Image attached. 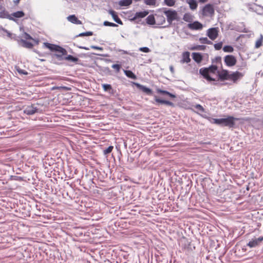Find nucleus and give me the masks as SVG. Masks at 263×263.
<instances>
[{"instance_id": "nucleus-1", "label": "nucleus", "mask_w": 263, "mask_h": 263, "mask_svg": "<svg viewBox=\"0 0 263 263\" xmlns=\"http://www.w3.org/2000/svg\"><path fill=\"white\" fill-rule=\"evenodd\" d=\"M213 120L214 124L232 128L235 125V121H237L239 119L229 116L226 118L213 119Z\"/></svg>"}, {"instance_id": "nucleus-2", "label": "nucleus", "mask_w": 263, "mask_h": 263, "mask_svg": "<svg viewBox=\"0 0 263 263\" xmlns=\"http://www.w3.org/2000/svg\"><path fill=\"white\" fill-rule=\"evenodd\" d=\"M217 72H218L217 66L216 65H211L208 68H202L199 70V73L209 82L215 81V79L210 76V74H215Z\"/></svg>"}, {"instance_id": "nucleus-3", "label": "nucleus", "mask_w": 263, "mask_h": 263, "mask_svg": "<svg viewBox=\"0 0 263 263\" xmlns=\"http://www.w3.org/2000/svg\"><path fill=\"white\" fill-rule=\"evenodd\" d=\"M162 11L166 17L167 21L168 23V26L172 24L173 21L177 20L178 13L176 10L163 8H162Z\"/></svg>"}, {"instance_id": "nucleus-4", "label": "nucleus", "mask_w": 263, "mask_h": 263, "mask_svg": "<svg viewBox=\"0 0 263 263\" xmlns=\"http://www.w3.org/2000/svg\"><path fill=\"white\" fill-rule=\"evenodd\" d=\"M44 46L52 51H57L59 53L65 54L66 49L59 45L49 43H44Z\"/></svg>"}, {"instance_id": "nucleus-5", "label": "nucleus", "mask_w": 263, "mask_h": 263, "mask_svg": "<svg viewBox=\"0 0 263 263\" xmlns=\"http://www.w3.org/2000/svg\"><path fill=\"white\" fill-rule=\"evenodd\" d=\"M42 110L34 104L27 106L24 109V112L28 115H32L35 113H41Z\"/></svg>"}, {"instance_id": "nucleus-6", "label": "nucleus", "mask_w": 263, "mask_h": 263, "mask_svg": "<svg viewBox=\"0 0 263 263\" xmlns=\"http://www.w3.org/2000/svg\"><path fill=\"white\" fill-rule=\"evenodd\" d=\"M224 61L226 65L229 67L234 66L236 63V59L233 55H227L224 58Z\"/></svg>"}, {"instance_id": "nucleus-7", "label": "nucleus", "mask_w": 263, "mask_h": 263, "mask_svg": "<svg viewBox=\"0 0 263 263\" xmlns=\"http://www.w3.org/2000/svg\"><path fill=\"white\" fill-rule=\"evenodd\" d=\"M206 35L212 40H215L218 36V28H211L208 30Z\"/></svg>"}, {"instance_id": "nucleus-8", "label": "nucleus", "mask_w": 263, "mask_h": 263, "mask_svg": "<svg viewBox=\"0 0 263 263\" xmlns=\"http://www.w3.org/2000/svg\"><path fill=\"white\" fill-rule=\"evenodd\" d=\"M262 241H263V236L257 238L252 239L247 243V246L251 248H254L259 246Z\"/></svg>"}, {"instance_id": "nucleus-9", "label": "nucleus", "mask_w": 263, "mask_h": 263, "mask_svg": "<svg viewBox=\"0 0 263 263\" xmlns=\"http://www.w3.org/2000/svg\"><path fill=\"white\" fill-rule=\"evenodd\" d=\"M214 13V10L212 5L207 4L203 8V14L204 15H211Z\"/></svg>"}, {"instance_id": "nucleus-10", "label": "nucleus", "mask_w": 263, "mask_h": 263, "mask_svg": "<svg viewBox=\"0 0 263 263\" xmlns=\"http://www.w3.org/2000/svg\"><path fill=\"white\" fill-rule=\"evenodd\" d=\"M243 76V73L238 71H235L230 73L229 80H232L234 82H236L238 79L241 78Z\"/></svg>"}, {"instance_id": "nucleus-11", "label": "nucleus", "mask_w": 263, "mask_h": 263, "mask_svg": "<svg viewBox=\"0 0 263 263\" xmlns=\"http://www.w3.org/2000/svg\"><path fill=\"white\" fill-rule=\"evenodd\" d=\"M187 27L191 30H201L203 28L202 24L198 21L188 24Z\"/></svg>"}, {"instance_id": "nucleus-12", "label": "nucleus", "mask_w": 263, "mask_h": 263, "mask_svg": "<svg viewBox=\"0 0 263 263\" xmlns=\"http://www.w3.org/2000/svg\"><path fill=\"white\" fill-rule=\"evenodd\" d=\"M218 75L219 78L221 80H229L230 73L228 71L226 70H223L221 71H218Z\"/></svg>"}, {"instance_id": "nucleus-13", "label": "nucleus", "mask_w": 263, "mask_h": 263, "mask_svg": "<svg viewBox=\"0 0 263 263\" xmlns=\"http://www.w3.org/2000/svg\"><path fill=\"white\" fill-rule=\"evenodd\" d=\"M148 14L147 11L136 12L134 16L130 19L131 21H135L138 18H141L145 17Z\"/></svg>"}, {"instance_id": "nucleus-14", "label": "nucleus", "mask_w": 263, "mask_h": 263, "mask_svg": "<svg viewBox=\"0 0 263 263\" xmlns=\"http://www.w3.org/2000/svg\"><path fill=\"white\" fill-rule=\"evenodd\" d=\"M108 12L111 15L115 22L120 25L123 24L122 21L119 18L118 15L114 10L110 9L108 11Z\"/></svg>"}, {"instance_id": "nucleus-15", "label": "nucleus", "mask_w": 263, "mask_h": 263, "mask_svg": "<svg viewBox=\"0 0 263 263\" xmlns=\"http://www.w3.org/2000/svg\"><path fill=\"white\" fill-rule=\"evenodd\" d=\"M67 20L72 24L81 25L82 24V22L78 20L75 15H71L67 17Z\"/></svg>"}, {"instance_id": "nucleus-16", "label": "nucleus", "mask_w": 263, "mask_h": 263, "mask_svg": "<svg viewBox=\"0 0 263 263\" xmlns=\"http://www.w3.org/2000/svg\"><path fill=\"white\" fill-rule=\"evenodd\" d=\"M138 88H139L141 90H142L143 92H145L148 95H151L152 93V90L149 88L146 87L145 86H143L142 85H141L140 84H136Z\"/></svg>"}, {"instance_id": "nucleus-17", "label": "nucleus", "mask_w": 263, "mask_h": 263, "mask_svg": "<svg viewBox=\"0 0 263 263\" xmlns=\"http://www.w3.org/2000/svg\"><path fill=\"white\" fill-rule=\"evenodd\" d=\"M165 23V18L162 15H157L156 17V24L162 25Z\"/></svg>"}, {"instance_id": "nucleus-18", "label": "nucleus", "mask_w": 263, "mask_h": 263, "mask_svg": "<svg viewBox=\"0 0 263 263\" xmlns=\"http://www.w3.org/2000/svg\"><path fill=\"white\" fill-rule=\"evenodd\" d=\"M192 57L193 59L198 63H200L202 60V56L200 53H193Z\"/></svg>"}, {"instance_id": "nucleus-19", "label": "nucleus", "mask_w": 263, "mask_h": 263, "mask_svg": "<svg viewBox=\"0 0 263 263\" xmlns=\"http://www.w3.org/2000/svg\"><path fill=\"white\" fill-rule=\"evenodd\" d=\"M191 61L190 58V52H185L182 54V59L181 60V62L182 63H189Z\"/></svg>"}, {"instance_id": "nucleus-20", "label": "nucleus", "mask_w": 263, "mask_h": 263, "mask_svg": "<svg viewBox=\"0 0 263 263\" xmlns=\"http://www.w3.org/2000/svg\"><path fill=\"white\" fill-rule=\"evenodd\" d=\"M155 101L157 103H160V104H166L167 105H169L171 106H174V103L172 102H170L169 101L161 100L160 99L157 98L156 97H155Z\"/></svg>"}, {"instance_id": "nucleus-21", "label": "nucleus", "mask_w": 263, "mask_h": 263, "mask_svg": "<svg viewBox=\"0 0 263 263\" xmlns=\"http://www.w3.org/2000/svg\"><path fill=\"white\" fill-rule=\"evenodd\" d=\"M146 23L153 25L156 24V18L153 15H148L146 18Z\"/></svg>"}, {"instance_id": "nucleus-22", "label": "nucleus", "mask_w": 263, "mask_h": 263, "mask_svg": "<svg viewBox=\"0 0 263 263\" xmlns=\"http://www.w3.org/2000/svg\"><path fill=\"white\" fill-rule=\"evenodd\" d=\"M20 42L22 44V46L27 48H32L33 47V44L31 42H27L25 40L21 39L20 40Z\"/></svg>"}, {"instance_id": "nucleus-23", "label": "nucleus", "mask_w": 263, "mask_h": 263, "mask_svg": "<svg viewBox=\"0 0 263 263\" xmlns=\"http://www.w3.org/2000/svg\"><path fill=\"white\" fill-rule=\"evenodd\" d=\"M187 4L190 6V8L192 10H195L197 7V3L195 0H187Z\"/></svg>"}, {"instance_id": "nucleus-24", "label": "nucleus", "mask_w": 263, "mask_h": 263, "mask_svg": "<svg viewBox=\"0 0 263 263\" xmlns=\"http://www.w3.org/2000/svg\"><path fill=\"white\" fill-rule=\"evenodd\" d=\"M125 74L129 78L135 80L137 77L136 75L130 70H124Z\"/></svg>"}, {"instance_id": "nucleus-25", "label": "nucleus", "mask_w": 263, "mask_h": 263, "mask_svg": "<svg viewBox=\"0 0 263 263\" xmlns=\"http://www.w3.org/2000/svg\"><path fill=\"white\" fill-rule=\"evenodd\" d=\"M132 3V0H121L119 2L120 6H128Z\"/></svg>"}, {"instance_id": "nucleus-26", "label": "nucleus", "mask_w": 263, "mask_h": 263, "mask_svg": "<svg viewBox=\"0 0 263 263\" xmlns=\"http://www.w3.org/2000/svg\"><path fill=\"white\" fill-rule=\"evenodd\" d=\"M25 14L22 11H18L15 12H13L11 14V15L16 18H21L24 16Z\"/></svg>"}, {"instance_id": "nucleus-27", "label": "nucleus", "mask_w": 263, "mask_h": 263, "mask_svg": "<svg viewBox=\"0 0 263 263\" xmlns=\"http://www.w3.org/2000/svg\"><path fill=\"white\" fill-rule=\"evenodd\" d=\"M183 20L187 22H191L193 20V16L190 13H185L183 15Z\"/></svg>"}, {"instance_id": "nucleus-28", "label": "nucleus", "mask_w": 263, "mask_h": 263, "mask_svg": "<svg viewBox=\"0 0 263 263\" xmlns=\"http://www.w3.org/2000/svg\"><path fill=\"white\" fill-rule=\"evenodd\" d=\"M64 59L67 61H71L74 63L77 62L79 61V59L77 57H74L72 55H68L64 58Z\"/></svg>"}, {"instance_id": "nucleus-29", "label": "nucleus", "mask_w": 263, "mask_h": 263, "mask_svg": "<svg viewBox=\"0 0 263 263\" xmlns=\"http://www.w3.org/2000/svg\"><path fill=\"white\" fill-rule=\"evenodd\" d=\"M157 92L163 94V95H167L168 96H170V97L173 98H174L176 97L175 95L169 92L168 91H167L166 90H163L158 89L157 90Z\"/></svg>"}, {"instance_id": "nucleus-30", "label": "nucleus", "mask_w": 263, "mask_h": 263, "mask_svg": "<svg viewBox=\"0 0 263 263\" xmlns=\"http://www.w3.org/2000/svg\"><path fill=\"white\" fill-rule=\"evenodd\" d=\"M199 41L202 44H206L209 45H211L213 44L212 42L209 40L207 37H200L199 39Z\"/></svg>"}, {"instance_id": "nucleus-31", "label": "nucleus", "mask_w": 263, "mask_h": 263, "mask_svg": "<svg viewBox=\"0 0 263 263\" xmlns=\"http://www.w3.org/2000/svg\"><path fill=\"white\" fill-rule=\"evenodd\" d=\"M262 40H263V35L262 34H260L259 39L256 42V43H255V47L256 48H258L261 46Z\"/></svg>"}, {"instance_id": "nucleus-32", "label": "nucleus", "mask_w": 263, "mask_h": 263, "mask_svg": "<svg viewBox=\"0 0 263 263\" xmlns=\"http://www.w3.org/2000/svg\"><path fill=\"white\" fill-rule=\"evenodd\" d=\"M67 54V51L66 50V52H65V54H63L62 53H59L58 52V53H54L53 54V57H55L57 59H58V60H63L64 58H63V55H66Z\"/></svg>"}, {"instance_id": "nucleus-33", "label": "nucleus", "mask_w": 263, "mask_h": 263, "mask_svg": "<svg viewBox=\"0 0 263 263\" xmlns=\"http://www.w3.org/2000/svg\"><path fill=\"white\" fill-rule=\"evenodd\" d=\"M102 86L105 91L110 92V90H112V87L110 84H103Z\"/></svg>"}, {"instance_id": "nucleus-34", "label": "nucleus", "mask_w": 263, "mask_h": 263, "mask_svg": "<svg viewBox=\"0 0 263 263\" xmlns=\"http://www.w3.org/2000/svg\"><path fill=\"white\" fill-rule=\"evenodd\" d=\"M164 3L166 5L169 7H172L175 5V0H164Z\"/></svg>"}, {"instance_id": "nucleus-35", "label": "nucleus", "mask_w": 263, "mask_h": 263, "mask_svg": "<svg viewBox=\"0 0 263 263\" xmlns=\"http://www.w3.org/2000/svg\"><path fill=\"white\" fill-rule=\"evenodd\" d=\"M223 50L226 52H232L234 50V49L232 46L227 45L224 46L223 48Z\"/></svg>"}, {"instance_id": "nucleus-36", "label": "nucleus", "mask_w": 263, "mask_h": 263, "mask_svg": "<svg viewBox=\"0 0 263 263\" xmlns=\"http://www.w3.org/2000/svg\"><path fill=\"white\" fill-rule=\"evenodd\" d=\"M144 3L147 5L154 6L156 4V0H144Z\"/></svg>"}, {"instance_id": "nucleus-37", "label": "nucleus", "mask_w": 263, "mask_h": 263, "mask_svg": "<svg viewBox=\"0 0 263 263\" xmlns=\"http://www.w3.org/2000/svg\"><path fill=\"white\" fill-rule=\"evenodd\" d=\"M113 148H114V147L112 146H109L108 148H107L106 149H105L103 151L104 154L107 155L108 154H109L111 152Z\"/></svg>"}, {"instance_id": "nucleus-38", "label": "nucleus", "mask_w": 263, "mask_h": 263, "mask_svg": "<svg viewBox=\"0 0 263 263\" xmlns=\"http://www.w3.org/2000/svg\"><path fill=\"white\" fill-rule=\"evenodd\" d=\"M103 25L105 26H110V27H117V25L114 23H111L108 21H105L103 23Z\"/></svg>"}, {"instance_id": "nucleus-39", "label": "nucleus", "mask_w": 263, "mask_h": 263, "mask_svg": "<svg viewBox=\"0 0 263 263\" xmlns=\"http://www.w3.org/2000/svg\"><path fill=\"white\" fill-rule=\"evenodd\" d=\"M195 108L197 109L198 111H199L200 112H204V108L200 104H196L195 106Z\"/></svg>"}, {"instance_id": "nucleus-40", "label": "nucleus", "mask_w": 263, "mask_h": 263, "mask_svg": "<svg viewBox=\"0 0 263 263\" xmlns=\"http://www.w3.org/2000/svg\"><path fill=\"white\" fill-rule=\"evenodd\" d=\"M222 46V43L219 42L214 44V48L216 50H220L221 49Z\"/></svg>"}, {"instance_id": "nucleus-41", "label": "nucleus", "mask_w": 263, "mask_h": 263, "mask_svg": "<svg viewBox=\"0 0 263 263\" xmlns=\"http://www.w3.org/2000/svg\"><path fill=\"white\" fill-rule=\"evenodd\" d=\"M111 67L114 69H115L117 72H119L120 68H121V65L119 64H113L111 66Z\"/></svg>"}, {"instance_id": "nucleus-42", "label": "nucleus", "mask_w": 263, "mask_h": 263, "mask_svg": "<svg viewBox=\"0 0 263 263\" xmlns=\"http://www.w3.org/2000/svg\"><path fill=\"white\" fill-rule=\"evenodd\" d=\"M92 35V32L91 31H87L83 33H81L79 34V36H90Z\"/></svg>"}, {"instance_id": "nucleus-43", "label": "nucleus", "mask_w": 263, "mask_h": 263, "mask_svg": "<svg viewBox=\"0 0 263 263\" xmlns=\"http://www.w3.org/2000/svg\"><path fill=\"white\" fill-rule=\"evenodd\" d=\"M205 48V46L203 45H198L197 46L193 48V49L194 50H203Z\"/></svg>"}, {"instance_id": "nucleus-44", "label": "nucleus", "mask_w": 263, "mask_h": 263, "mask_svg": "<svg viewBox=\"0 0 263 263\" xmlns=\"http://www.w3.org/2000/svg\"><path fill=\"white\" fill-rule=\"evenodd\" d=\"M139 50L142 52H144L145 53L149 52L150 51V49L146 47H140L139 48Z\"/></svg>"}, {"instance_id": "nucleus-45", "label": "nucleus", "mask_w": 263, "mask_h": 263, "mask_svg": "<svg viewBox=\"0 0 263 263\" xmlns=\"http://www.w3.org/2000/svg\"><path fill=\"white\" fill-rule=\"evenodd\" d=\"M90 48H92V49H97V50H101V51H102L103 50V48L102 47L97 46H95V45L91 46Z\"/></svg>"}, {"instance_id": "nucleus-46", "label": "nucleus", "mask_w": 263, "mask_h": 263, "mask_svg": "<svg viewBox=\"0 0 263 263\" xmlns=\"http://www.w3.org/2000/svg\"><path fill=\"white\" fill-rule=\"evenodd\" d=\"M17 71L20 74H23L25 75H27L28 74V72L26 71L21 69H18Z\"/></svg>"}, {"instance_id": "nucleus-47", "label": "nucleus", "mask_w": 263, "mask_h": 263, "mask_svg": "<svg viewBox=\"0 0 263 263\" xmlns=\"http://www.w3.org/2000/svg\"><path fill=\"white\" fill-rule=\"evenodd\" d=\"M24 37L27 39V40H32V37L30 36V34H29L28 33H26V32H25L24 33Z\"/></svg>"}, {"instance_id": "nucleus-48", "label": "nucleus", "mask_w": 263, "mask_h": 263, "mask_svg": "<svg viewBox=\"0 0 263 263\" xmlns=\"http://www.w3.org/2000/svg\"><path fill=\"white\" fill-rule=\"evenodd\" d=\"M247 67V64L246 62H244L242 64L241 66L239 68V69H242L243 68H246Z\"/></svg>"}, {"instance_id": "nucleus-49", "label": "nucleus", "mask_w": 263, "mask_h": 263, "mask_svg": "<svg viewBox=\"0 0 263 263\" xmlns=\"http://www.w3.org/2000/svg\"><path fill=\"white\" fill-rule=\"evenodd\" d=\"M3 31L7 33V35L9 37L11 38L12 34L6 29H3Z\"/></svg>"}, {"instance_id": "nucleus-50", "label": "nucleus", "mask_w": 263, "mask_h": 263, "mask_svg": "<svg viewBox=\"0 0 263 263\" xmlns=\"http://www.w3.org/2000/svg\"><path fill=\"white\" fill-rule=\"evenodd\" d=\"M170 71H171V72L172 73H174L175 71H174V67L173 66H170Z\"/></svg>"}, {"instance_id": "nucleus-51", "label": "nucleus", "mask_w": 263, "mask_h": 263, "mask_svg": "<svg viewBox=\"0 0 263 263\" xmlns=\"http://www.w3.org/2000/svg\"><path fill=\"white\" fill-rule=\"evenodd\" d=\"M79 48H81V49H84L86 50H89V48L86 47H84V46H79Z\"/></svg>"}, {"instance_id": "nucleus-52", "label": "nucleus", "mask_w": 263, "mask_h": 263, "mask_svg": "<svg viewBox=\"0 0 263 263\" xmlns=\"http://www.w3.org/2000/svg\"><path fill=\"white\" fill-rule=\"evenodd\" d=\"M20 1V0H15V1H14V3L15 5H17V4L19 3Z\"/></svg>"}, {"instance_id": "nucleus-53", "label": "nucleus", "mask_w": 263, "mask_h": 263, "mask_svg": "<svg viewBox=\"0 0 263 263\" xmlns=\"http://www.w3.org/2000/svg\"><path fill=\"white\" fill-rule=\"evenodd\" d=\"M216 60L217 62H220V61H221V58H220V57H217V58H216Z\"/></svg>"}, {"instance_id": "nucleus-54", "label": "nucleus", "mask_w": 263, "mask_h": 263, "mask_svg": "<svg viewBox=\"0 0 263 263\" xmlns=\"http://www.w3.org/2000/svg\"><path fill=\"white\" fill-rule=\"evenodd\" d=\"M200 2H201V3H205V2H206L208 0H199Z\"/></svg>"}, {"instance_id": "nucleus-55", "label": "nucleus", "mask_w": 263, "mask_h": 263, "mask_svg": "<svg viewBox=\"0 0 263 263\" xmlns=\"http://www.w3.org/2000/svg\"><path fill=\"white\" fill-rule=\"evenodd\" d=\"M10 20H13V18H10Z\"/></svg>"}]
</instances>
